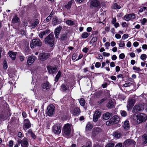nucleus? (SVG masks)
Returning a JSON list of instances; mask_svg holds the SVG:
<instances>
[{
    "mask_svg": "<svg viewBox=\"0 0 147 147\" xmlns=\"http://www.w3.org/2000/svg\"><path fill=\"white\" fill-rule=\"evenodd\" d=\"M55 41V37L53 32H51L45 39V41L46 43L50 45L52 47L53 46Z\"/></svg>",
    "mask_w": 147,
    "mask_h": 147,
    "instance_id": "f257e3e1",
    "label": "nucleus"
},
{
    "mask_svg": "<svg viewBox=\"0 0 147 147\" xmlns=\"http://www.w3.org/2000/svg\"><path fill=\"white\" fill-rule=\"evenodd\" d=\"M147 119L146 115L144 113H141L136 116L137 123L139 124L140 123L144 122Z\"/></svg>",
    "mask_w": 147,
    "mask_h": 147,
    "instance_id": "f03ea898",
    "label": "nucleus"
},
{
    "mask_svg": "<svg viewBox=\"0 0 147 147\" xmlns=\"http://www.w3.org/2000/svg\"><path fill=\"white\" fill-rule=\"evenodd\" d=\"M55 107L53 105L51 104L48 106L46 114L47 115L49 116L52 117L55 114Z\"/></svg>",
    "mask_w": 147,
    "mask_h": 147,
    "instance_id": "7ed1b4c3",
    "label": "nucleus"
},
{
    "mask_svg": "<svg viewBox=\"0 0 147 147\" xmlns=\"http://www.w3.org/2000/svg\"><path fill=\"white\" fill-rule=\"evenodd\" d=\"M120 120V119L119 117L115 115L111 117L109 121L106 122V125H112L114 124H117L119 123Z\"/></svg>",
    "mask_w": 147,
    "mask_h": 147,
    "instance_id": "20e7f679",
    "label": "nucleus"
},
{
    "mask_svg": "<svg viewBox=\"0 0 147 147\" xmlns=\"http://www.w3.org/2000/svg\"><path fill=\"white\" fill-rule=\"evenodd\" d=\"M61 127L62 125L61 123H57L53 126L52 131L55 134H59L61 132Z\"/></svg>",
    "mask_w": 147,
    "mask_h": 147,
    "instance_id": "39448f33",
    "label": "nucleus"
},
{
    "mask_svg": "<svg viewBox=\"0 0 147 147\" xmlns=\"http://www.w3.org/2000/svg\"><path fill=\"white\" fill-rule=\"evenodd\" d=\"M63 133L67 136H69L70 134L71 129L70 124L67 123L65 124L63 127Z\"/></svg>",
    "mask_w": 147,
    "mask_h": 147,
    "instance_id": "423d86ee",
    "label": "nucleus"
},
{
    "mask_svg": "<svg viewBox=\"0 0 147 147\" xmlns=\"http://www.w3.org/2000/svg\"><path fill=\"white\" fill-rule=\"evenodd\" d=\"M100 7V3L99 0H92L90 2V7L91 9L96 8L99 9Z\"/></svg>",
    "mask_w": 147,
    "mask_h": 147,
    "instance_id": "0eeeda50",
    "label": "nucleus"
},
{
    "mask_svg": "<svg viewBox=\"0 0 147 147\" xmlns=\"http://www.w3.org/2000/svg\"><path fill=\"white\" fill-rule=\"evenodd\" d=\"M50 56V54L48 53H40L38 56L39 60L42 61H44L48 59Z\"/></svg>",
    "mask_w": 147,
    "mask_h": 147,
    "instance_id": "6e6552de",
    "label": "nucleus"
},
{
    "mask_svg": "<svg viewBox=\"0 0 147 147\" xmlns=\"http://www.w3.org/2000/svg\"><path fill=\"white\" fill-rule=\"evenodd\" d=\"M42 43L39 38H35L32 40L31 43L30 44V47L32 49L36 46L40 47Z\"/></svg>",
    "mask_w": 147,
    "mask_h": 147,
    "instance_id": "1a4fd4ad",
    "label": "nucleus"
},
{
    "mask_svg": "<svg viewBox=\"0 0 147 147\" xmlns=\"http://www.w3.org/2000/svg\"><path fill=\"white\" fill-rule=\"evenodd\" d=\"M47 67L48 72L50 74H56L57 72L58 66L57 65L53 66L51 65H47Z\"/></svg>",
    "mask_w": 147,
    "mask_h": 147,
    "instance_id": "9d476101",
    "label": "nucleus"
},
{
    "mask_svg": "<svg viewBox=\"0 0 147 147\" xmlns=\"http://www.w3.org/2000/svg\"><path fill=\"white\" fill-rule=\"evenodd\" d=\"M101 114V111L99 109L96 110L93 114V120L94 122H96L100 117Z\"/></svg>",
    "mask_w": 147,
    "mask_h": 147,
    "instance_id": "9b49d317",
    "label": "nucleus"
},
{
    "mask_svg": "<svg viewBox=\"0 0 147 147\" xmlns=\"http://www.w3.org/2000/svg\"><path fill=\"white\" fill-rule=\"evenodd\" d=\"M144 109V105H135L133 108L132 111L134 113H137L138 112L142 111Z\"/></svg>",
    "mask_w": 147,
    "mask_h": 147,
    "instance_id": "f8f14e48",
    "label": "nucleus"
},
{
    "mask_svg": "<svg viewBox=\"0 0 147 147\" xmlns=\"http://www.w3.org/2000/svg\"><path fill=\"white\" fill-rule=\"evenodd\" d=\"M124 144L126 147H135L136 142L134 140L128 139L124 142Z\"/></svg>",
    "mask_w": 147,
    "mask_h": 147,
    "instance_id": "ddd939ff",
    "label": "nucleus"
},
{
    "mask_svg": "<svg viewBox=\"0 0 147 147\" xmlns=\"http://www.w3.org/2000/svg\"><path fill=\"white\" fill-rule=\"evenodd\" d=\"M135 102V100L134 99L131 98L129 99L127 106V110L128 111H131L134 105Z\"/></svg>",
    "mask_w": 147,
    "mask_h": 147,
    "instance_id": "4468645a",
    "label": "nucleus"
},
{
    "mask_svg": "<svg viewBox=\"0 0 147 147\" xmlns=\"http://www.w3.org/2000/svg\"><path fill=\"white\" fill-rule=\"evenodd\" d=\"M41 86L43 90L47 92L50 90L51 85L48 81H46L45 83L42 84Z\"/></svg>",
    "mask_w": 147,
    "mask_h": 147,
    "instance_id": "2eb2a0df",
    "label": "nucleus"
},
{
    "mask_svg": "<svg viewBox=\"0 0 147 147\" xmlns=\"http://www.w3.org/2000/svg\"><path fill=\"white\" fill-rule=\"evenodd\" d=\"M102 130L99 127H95L92 132V136L94 137H95L99 134L102 132Z\"/></svg>",
    "mask_w": 147,
    "mask_h": 147,
    "instance_id": "dca6fc26",
    "label": "nucleus"
},
{
    "mask_svg": "<svg viewBox=\"0 0 147 147\" xmlns=\"http://www.w3.org/2000/svg\"><path fill=\"white\" fill-rule=\"evenodd\" d=\"M80 109L78 107L74 108L72 111H71V113L75 117L78 116L80 114Z\"/></svg>",
    "mask_w": 147,
    "mask_h": 147,
    "instance_id": "f3484780",
    "label": "nucleus"
},
{
    "mask_svg": "<svg viewBox=\"0 0 147 147\" xmlns=\"http://www.w3.org/2000/svg\"><path fill=\"white\" fill-rule=\"evenodd\" d=\"M62 28V27L59 26V27H57L54 30V33L56 38H58Z\"/></svg>",
    "mask_w": 147,
    "mask_h": 147,
    "instance_id": "a211bd4d",
    "label": "nucleus"
},
{
    "mask_svg": "<svg viewBox=\"0 0 147 147\" xmlns=\"http://www.w3.org/2000/svg\"><path fill=\"white\" fill-rule=\"evenodd\" d=\"M17 53L16 52H14L13 51H9L8 53L9 56L13 60L16 59Z\"/></svg>",
    "mask_w": 147,
    "mask_h": 147,
    "instance_id": "6ab92c4d",
    "label": "nucleus"
},
{
    "mask_svg": "<svg viewBox=\"0 0 147 147\" xmlns=\"http://www.w3.org/2000/svg\"><path fill=\"white\" fill-rule=\"evenodd\" d=\"M122 125L126 130L127 131L129 129L130 124L129 121L126 120L124 121L123 123L122 122Z\"/></svg>",
    "mask_w": 147,
    "mask_h": 147,
    "instance_id": "aec40b11",
    "label": "nucleus"
},
{
    "mask_svg": "<svg viewBox=\"0 0 147 147\" xmlns=\"http://www.w3.org/2000/svg\"><path fill=\"white\" fill-rule=\"evenodd\" d=\"M35 57L34 56L29 57L27 60V63L29 65L32 64L35 60Z\"/></svg>",
    "mask_w": 147,
    "mask_h": 147,
    "instance_id": "412c9836",
    "label": "nucleus"
},
{
    "mask_svg": "<svg viewBox=\"0 0 147 147\" xmlns=\"http://www.w3.org/2000/svg\"><path fill=\"white\" fill-rule=\"evenodd\" d=\"M20 22V19L16 15L13 16L11 21V22L13 24L19 23Z\"/></svg>",
    "mask_w": 147,
    "mask_h": 147,
    "instance_id": "4be33fe9",
    "label": "nucleus"
},
{
    "mask_svg": "<svg viewBox=\"0 0 147 147\" xmlns=\"http://www.w3.org/2000/svg\"><path fill=\"white\" fill-rule=\"evenodd\" d=\"M22 147H28L29 143L27 139L25 138L23 139V141L22 144H21Z\"/></svg>",
    "mask_w": 147,
    "mask_h": 147,
    "instance_id": "5701e85b",
    "label": "nucleus"
},
{
    "mask_svg": "<svg viewBox=\"0 0 147 147\" xmlns=\"http://www.w3.org/2000/svg\"><path fill=\"white\" fill-rule=\"evenodd\" d=\"M71 116L70 115H69L68 113H66L61 117V119L63 121H65L66 120H69L70 119Z\"/></svg>",
    "mask_w": 147,
    "mask_h": 147,
    "instance_id": "b1692460",
    "label": "nucleus"
},
{
    "mask_svg": "<svg viewBox=\"0 0 147 147\" xmlns=\"http://www.w3.org/2000/svg\"><path fill=\"white\" fill-rule=\"evenodd\" d=\"M61 21L58 20L56 16H55L52 20V22L54 25L60 24Z\"/></svg>",
    "mask_w": 147,
    "mask_h": 147,
    "instance_id": "393cba45",
    "label": "nucleus"
},
{
    "mask_svg": "<svg viewBox=\"0 0 147 147\" xmlns=\"http://www.w3.org/2000/svg\"><path fill=\"white\" fill-rule=\"evenodd\" d=\"M106 106L109 109L115 107L114 102L112 100L109 101L106 105Z\"/></svg>",
    "mask_w": 147,
    "mask_h": 147,
    "instance_id": "a878e982",
    "label": "nucleus"
},
{
    "mask_svg": "<svg viewBox=\"0 0 147 147\" xmlns=\"http://www.w3.org/2000/svg\"><path fill=\"white\" fill-rule=\"evenodd\" d=\"M31 123H24L23 125V129L25 131H26L27 129H29L31 127Z\"/></svg>",
    "mask_w": 147,
    "mask_h": 147,
    "instance_id": "bb28decb",
    "label": "nucleus"
},
{
    "mask_svg": "<svg viewBox=\"0 0 147 147\" xmlns=\"http://www.w3.org/2000/svg\"><path fill=\"white\" fill-rule=\"evenodd\" d=\"M39 21L37 19H36L33 22L31 23V26L32 28H35L39 23Z\"/></svg>",
    "mask_w": 147,
    "mask_h": 147,
    "instance_id": "cd10ccee",
    "label": "nucleus"
},
{
    "mask_svg": "<svg viewBox=\"0 0 147 147\" xmlns=\"http://www.w3.org/2000/svg\"><path fill=\"white\" fill-rule=\"evenodd\" d=\"M142 144L145 145L147 143V135L144 134L142 136Z\"/></svg>",
    "mask_w": 147,
    "mask_h": 147,
    "instance_id": "c85d7f7f",
    "label": "nucleus"
},
{
    "mask_svg": "<svg viewBox=\"0 0 147 147\" xmlns=\"http://www.w3.org/2000/svg\"><path fill=\"white\" fill-rule=\"evenodd\" d=\"M111 116V114H110L109 112H107L103 115L102 118L105 120H107L109 119Z\"/></svg>",
    "mask_w": 147,
    "mask_h": 147,
    "instance_id": "c756f323",
    "label": "nucleus"
},
{
    "mask_svg": "<svg viewBox=\"0 0 147 147\" xmlns=\"http://www.w3.org/2000/svg\"><path fill=\"white\" fill-rule=\"evenodd\" d=\"M114 136L115 138H117L121 137V130H119L116 131L114 133Z\"/></svg>",
    "mask_w": 147,
    "mask_h": 147,
    "instance_id": "7c9ffc66",
    "label": "nucleus"
},
{
    "mask_svg": "<svg viewBox=\"0 0 147 147\" xmlns=\"http://www.w3.org/2000/svg\"><path fill=\"white\" fill-rule=\"evenodd\" d=\"M61 74L62 73L60 71H58L57 74L55 77V78L54 79V81L56 82H57L58 81L59 79L61 77Z\"/></svg>",
    "mask_w": 147,
    "mask_h": 147,
    "instance_id": "2f4dec72",
    "label": "nucleus"
},
{
    "mask_svg": "<svg viewBox=\"0 0 147 147\" xmlns=\"http://www.w3.org/2000/svg\"><path fill=\"white\" fill-rule=\"evenodd\" d=\"M61 90L63 92H65L67 90L69 89V86H66L65 84H62L61 86Z\"/></svg>",
    "mask_w": 147,
    "mask_h": 147,
    "instance_id": "473e14b6",
    "label": "nucleus"
},
{
    "mask_svg": "<svg viewBox=\"0 0 147 147\" xmlns=\"http://www.w3.org/2000/svg\"><path fill=\"white\" fill-rule=\"evenodd\" d=\"M74 1V0H71L68 2L67 4L65 5V7L68 10L70 9L71 7V5Z\"/></svg>",
    "mask_w": 147,
    "mask_h": 147,
    "instance_id": "72a5a7b5",
    "label": "nucleus"
},
{
    "mask_svg": "<svg viewBox=\"0 0 147 147\" xmlns=\"http://www.w3.org/2000/svg\"><path fill=\"white\" fill-rule=\"evenodd\" d=\"M67 38V33L62 34L60 36L59 40L60 41H63L65 40Z\"/></svg>",
    "mask_w": 147,
    "mask_h": 147,
    "instance_id": "f704fd0d",
    "label": "nucleus"
},
{
    "mask_svg": "<svg viewBox=\"0 0 147 147\" xmlns=\"http://www.w3.org/2000/svg\"><path fill=\"white\" fill-rule=\"evenodd\" d=\"M93 127V125L90 123H88L86 125V131H90Z\"/></svg>",
    "mask_w": 147,
    "mask_h": 147,
    "instance_id": "c9c22d12",
    "label": "nucleus"
},
{
    "mask_svg": "<svg viewBox=\"0 0 147 147\" xmlns=\"http://www.w3.org/2000/svg\"><path fill=\"white\" fill-rule=\"evenodd\" d=\"M121 8L120 5H118L117 3H115L113 4L112 6V8L113 9H119Z\"/></svg>",
    "mask_w": 147,
    "mask_h": 147,
    "instance_id": "e433bc0d",
    "label": "nucleus"
},
{
    "mask_svg": "<svg viewBox=\"0 0 147 147\" xmlns=\"http://www.w3.org/2000/svg\"><path fill=\"white\" fill-rule=\"evenodd\" d=\"M90 33H88L86 32H84L81 35V37L83 39L86 38H88Z\"/></svg>",
    "mask_w": 147,
    "mask_h": 147,
    "instance_id": "4c0bfd02",
    "label": "nucleus"
},
{
    "mask_svg": "<svg viewBox=\"0 0 147 147\" xmlns=\"http://www.w3.org/2000/svg\"><path fill=\"white\" fill-rule=\"evenodd\" d=\"M66 23L69 26H73L75 25L74 22L70 20H67L66 21Z\"/></svg>",
    "mask_w": 147,
    "mask_h": 147,
    "instance_id": "58836bf2",
    "label": "nucleus"
},
{
    "mask_svg": "<svg viewBox=\"0 0 147 147\" xmlns=\"http://www.w3.org/2000/svg\"><path fill=\"white\" fill-rule=\"evenodd\" d=\"M3 69L4 70H6L7 69L8 67V65L6 61V58L4 59L3 62Z\"/></svg>",
    "mask_w": 147,
    "mask_h": 147,
    "instance_id": "ea45409f",
    "label": "nucleus"
},
{
    "mask_svg": "<svg viewBox=\"0 0 147 147\" xmlns=\"http://www.w3.org/2000/svg\"><path fill=\"white\" fill-rule=\"evenodd\" d=\"M97 38L96 36H93L90 42V44H93L94 42H96L97 41Z\"/></svg>",
    "mask_w": 147,
    "mask_h": 147,
    "instance_id": "a19ab883",
    "label": "nucleus"
},
{
    "mask_svg": "<svg viewBox=\"0 0 147 147\" xmlns=\"http://www.w3.org/2000/svg\"><path fill=\"white\" fill-rule=\"evenodd\" d=\"M79 102L80 105L82 106H84L85 104V100L84 98H81L80 99Z\"/></svg>",
    "mask_w": 147,
    "mask_h": 147,
    "instance_id": "79ce46f5",
    "label": "nucleus"
},
{
    "mask_svg": "<svg viewBox=\"0 0 147 147\" xmlns=\"http://www.w3.org/2000/svg\"><path fill=\"white\" fill-rule=\"evenodd\" d=\"M107 99V97H105L103 98H102L101 100L98 101V105L101 104L102 103H103Z\"/></svg>",
    "mask_w": 147,
    "mask_h": 147,
    "instance_id": "37998d69",
    "label": "nucleus"
},
{
    "mask_svg": "<svg viewBox=\"0 0 147 147\" xmlns=\"http://www.w3.org/2000/svg\"><path fill=\"white\" fill-rule=\"evenodd\" d=\"M129 15L130 20L134 19L136 18L135 14L134 13L129 14Z\"/></svg>",
    "mask_w": 147,
    "mask_h": 147,
    "instance_id": "c03bdc74",
    "label": "nucleus"
},
{
    "mask_svg": "<svg viewBox=\"0 0 147 147\" xmlns=\"http://www.w3.org/2000/svg\"><path fill=\"white\" fill-rule=\"evenodd\" d=\"M123 18L126 21H128L130 20V19H129L130 18H129V14H127L124 16Z\"/></svg>",
    "mask_w": 147,
    "mask_h": 147,
    "instance_id": "a18cd8bd",
    "label": "nucleus"
},
{
    "mask_svg": "<svg viewBox=\"0 0 147 147\" xmlns=\"http://www.w3.org/2000/svg\"><path fill=\"white\" fill-rule=\"evenodd\" d=\"M147 55L146 54H143L140 56V59L142 60H144L147 58Z\"/></svg>",
    "mask_w": 147,
    "mask_h": 147,
    "instance_id": "49530a36",
    "label": "nucleus"
},
{
    "mask_svg": "<svg viewBox=\"0 0 147 147\" xmlns=\"http://www.w3.org/2000/svg\"><path fill=\"white\" fill-rule=\"evenodd\" d=\"M115 144L113 143H109L107 144L105 147H114Z\"/></svg>",
    "mask_w": 147,
    "mask_h": 147,
    "instance_id": "de8ad7c7",
    "label": "nucleus"
},
{
    "mask_svg": "<svg viewBox=\"0 0 147 147\" xmlns=\"http://www.w3.org/2000/svg\"><path fill=\"white\" fill-rule=\"evenodd\" d=\"M133 69L134 71H140L141 70L139 67H138L136 66H134L133 67Z\"/></svg>",
    "mask_w": 147,
    "mask_h": 147,
    "instance_id": "09e8293b",
    "label": "nucleus"
},
{
    "mask_svg": "<svg viewBox=\"0 0 147 147\" xmlns=\"http://www.w3.org/2000/svg\"><path fill=\"white\" fill-rule=\"evenodd\" d=\"M121 115L122 116L125 117L127 116V114L126 111H121Z\"/></svg>",
    "mask_w": 147,
    "mask_h": 147,
    "instance_id": "8fccbe9b",
    "label": "nucleus"
},
{
    "mask_svg": "<svg viewBox=\"0 0 147 147\" xmlns=\"http://www.w3.org/2000/svg\"><path fill=\"white\" fill-rule=\"evenodd\" d=\"M51 18L50 17H49V16H48L45 20H44V22L45 23H46L49 22L51 20Z\"/></svg>",
    "mask_w": 147,
    "mask_h": 147,
    "instance_id": "3c124183",
    "label": "nucleus"
},
{
    "mask_svg": "<svg viewBox=\"0 0 147 147\" xmlns=\"http://www.w3.org/2000/svg\"><path fill=\"white\" fill-rule=\"evenodd\" d=\"M13 142L12 140L9 141L8 144V146L9 147H13Z\"/></svg>",
    "mask_w": 147,
    "mask_h": 147,
    "instance_id": "603ef678",
    "label": "nucleus"
},
{
    "mask_svg": "<svg viewBox=\"0 0 147 147\" xmlns=\"http://www.w3.org/2000/svg\"><path fill=\"white\" fill-rule=\"evenodd\" d=\"M101 65V64L100 62H96L95 63V67L96 68H99L100 67Z\"/></svg>",
    "mask_w": 147,
    "mask_h": 147,
    "instance_id": "864d4df0",
    "label": "nucleus"
},
{
    "mask_svg": "<svg viewBox=\"0 0 147 147\" xmlns=\"http://www.w3.org/2000/svg\"><path fill=\"white\" fill-rule=\"evenodd\" d=\"M121 26L123 28L125 27L126 28H127L128 27V25L126 22H122L121 24Z\"/></svg>",
    "mask_w": 147,
    "mask_h": 147,
    "instance_id": "5fc2aeb1",
    "label": "nucleus"
},
{
    "mask_svg": "<svg viewBox=\"0 0 147 147\" xmlns=\"http://www.w3.org/2000/svg\"><path fill=\"white\" fill-rule=\"evenodd\" d=\"M92 143L91 142H88L86 143V147H92Z\"/></svg>",
    "mask_w": 147,
    "mask_h": 147,
    "instance_id": "6e6d98bb",
    "label": "nucleus"
},
{
    "mask_svg": "<svg viewBox=\"0 0 147 147\" xmlns=\"http://www.w3.org/2000/svg\"><path fill=\"white\" fill-rule=\"evenodd\" d=\"M119 58L121 59H123L125 57V55L124 53H121L119 55Z\"/></svg>",
    "mask_w": 147,
    "mask_h": 147,
    "instance_id": "4d7b16f0",
    "label": "nucleus"
},
{
    "mask_svg": "<svg viewBox=\"0 0 147 147\" xmlns=\"http://www.w3.org/2000/svg\"><path fill=\"white\" fill-rule=\"evenodd\" d=\"M50 30H49L47 29L45 31L42 32V34L45 35L48 34L50 32Z\"/></svg>",
    "mask_w": 147,
    "mask_h": 147,
    "instance_id": "13d9d810",
    "label": "nucleus"
},
{
    "mask_svg": "<svg viewBox=\"0 0 147 147\" xmlns=\"http://www.w3.org/2000/svg\"><path fill=\"white\" fill-rule=\"evenodd\" d=\"M128 37V35L127 34H123L122 37V39L123 40H125Z\"/></svg>",
    "mask_w": 147,
    "mask_h": 147,
    "instance_id": "bf43d9fd",
    "label": "nucleus"
},
{
    "mask_svg": "<svg viewBox=\"0 0 147 147\" xmlns=\"http://www.w3.org/2000/svg\"><path fill=\"white\" fill-rule=\"evenodd\" d=\"M132 84V83H126L124 85V86L125 87H129Z\"/></svg>",
    "mask_w": 147,
    "mask_h": 147,
    "instance_id": "052dcab7",
    "label": "nucleus"
},
{
    "mask_svg": "<svg viewBox=\"0 0 147 147\" xmlns=\"http://www.w3.org/2000/svg\"><path fill=\"white\" fill-rule=\"evenodd\" d=\"M103 55L104 56L109 57L110 55V54L109 53H107L105 52H104L102 53Z\"/></svg>",
    "mask_w": 147,
    "mask_h": 147,
    "instance_id": "680f3d73",
    "label": "nucleus"
},
{
    "mask_svg": "<svg viewBox=\"0 0 147 147\" xmlns=\"http://www.w3.org/2000/svg\"><path fill=\"white\" fill-rule=\"evenodd\" d=\"M93 32V33L92 34V36H94V35H95L96 36H98V35H99L98 32L97 31H94Z\"/></svg>",
    "mask_w": 147,
    "mask_h": 147,
    "instance_id": "e2e57ef3",
    "label": "nucleus"
},
{
    "mask_svg": "<svg viewBox=\"0 0 147 147\" xmlns=\"http://www.w3.org/2000/svg\"><path fill=\"white\" fill-rule=\"evenodd\" d=\"M24 123H31L30 120L28 119H25L24 120Z\"/></svg>",
    "mask_w": 147,
    "mask_h": 147,
    "instance_id": "0e129e2a",
    "label": "nucleus"
},
{
    "mask_svg": "<svg viewBox=\"0 0 147 147\" xmlns=\"http://www.w3.org/2000/svg\"><path fill=\"white\" fill-rule=\"evenodd\" d=\"M22 115L23 117L24 118H26L27 117V115L24 111L22 112Z\"/></svg>",
    "mask_w": 147,
    "mask_h": 147,
    "instance_id": "69168bd1",
    "label": "nucleus"
},
{
    "mask_svg": "<svg viewBox=\"0 0 147 147\" xmlns=\"http://www.w3.org/2000/svg\"><path fill=\"white\" fill-rule=\"evenodd\" d=\"M115 70L117 72H118L120 70V68L119 66H117L115 67Z\"/></svg>",
    "mask_w": 147,
    "mask_h": 147,
    "instance_id": "338daca9",
    "label": "nucleus"
},
{
    "mask_svg": "<svg viewBox=\"0 0 147 147\" xmlns=\"http://www.w3.org/2000/svg\"><path fill=\"white\" fill-rule=\"evenodd\" d=\"M88 49L87 48L85 47L84 48V49H83L82 50V51L84 52L85 53H86L88 52Z\"/></svg>",
    "mask_w": 147,
    "mask_h": 147,
    "instance_id": "774afa93",
    "label": "nucleus"
}]
</instances>
